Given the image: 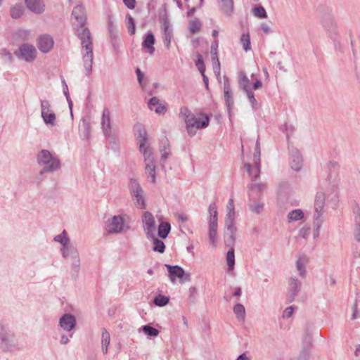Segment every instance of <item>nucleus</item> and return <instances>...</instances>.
Here are the masks:
<instances>
[{
  "label": "nucleus",
  "mask_w": 360,
  "mask_h": 360,
  "mask_svg": "<svg viewBox=\"0 0 360 360\" xmlns=\"http://www.w3.org/2000/svg\"><path fill=\"white\" fill-rule=\"evenodd\" d=\"M303 217H304V213L300 209L294 210L290 212L288 214V219L290 222L292 221L300 220L303 218Z\"/></svg>",
  "instance_id": "c9c22d12"
},
{
  "label": "nucleus",
  "mask_w": 360,
  "mask_h": 360,
  "mask_svg": "<svg viewBox=\"0 0 360 360\" xmlns=\"http://www.w3.org/2000/svg\"><path fill=\"white\" fill-rule=\"evenodd\" d=\"M290 166L295 171H300L302 166V158L300 152L295 149L291 152Z\"/></svg>",
  "instance_id": "6ab92c4d"
},
{
  "label": "nucleus",
  "mask_w": 360,
  "mask_h": 360,
  "mask_svg": "<svg viewBox=\"0 0 360 360\" xmlns=\"http://www.w3.org/2000/svg\"><path fill=\"white\" fill-rule=\"evenodd\" d=\"M136 73L137 75V79L140 84V86L143 88L146 86V84L143 82V74L141 72V70L139 68H136Z\"/></svg>",
  "instance_id": "4d7b16f0"
},
{
  "label": "nucleus",
  "mask_w": 360,
  "mask_h": 360,
  "mask_svg": "<svg viewBox=\"0 0 360 360\" xmlns=\"http://www.w3.org/2000/svg\"><path fill=\"white\" fill-rule=\"evenodd\" d=\"M234 244L230 247L229 250L226 254V263L229 267V270H233L235 265V254H234Z\"/></svg>",
  "instance_id": "c756f323"
},
{
  "label": "nucleus",
  "mask_w": 360,
  "mask_h": 360,
  "mask_svg": "<svg viewBox=\"0 0 360 360\" xmlns=\"http://www.w3.org/2000/svg\"><path fill=\"white\" fill-rule=\"evenodd\" d=\"M59 323L65 330L70 331L75 326L76 320L74 316L66 314L60 319Z\"/></svg>",
  "instance_id": "f3484780"
},
{
  "label": "nucleus",
  "mask_w": 360,
  "mask_h": 360,
  "mask_svg": "<svg viewBox=\"0 0 360 360\" xmlns=\"http://www.w3.org/2000/svg\"><path fill=\"white\" fill-rule=\"evenodd\" d=\"M171 230L170 224L168 222H161L158 229V236L162 239L167 237Z\"/></svg>",
  "instance_id": "bb28decb"
},
{
  "label": "nucleus",
  "mask_w": 360,
  "mask_h": 360,
  "mask_svg": "<svg viewBox=\"0 0 360 360\" xmlns=\"http://www.w3.org/2000/svg\"><path fill=\"white\" fill-rule=\"evenodd\" d=\"M240 42L245 51L251 49L250 39L249 33H243L240 37Z\"/></svg>",
  "instance_id": "79ce46f5"
},
{
  "label": "nucleus",
  "mask_w": 360,
  "mask_h": 360,
  "mask_svg": "<svg viewBox=\"0 0 360 360\" xmlns=\"http://www.w3.org/2000/svg\"><path fill=\"white\" fill-rule=\"evenodd\" d=\"M260 155H261V149H260V143L259 140H257L256 146L255 148V153L253 155L254 161H257V163L258 164V162H260Z\"/></svg>",
  "instance_id": "864d4df0"
},
{
  "label": "nucleus",
  "mask_w": 360,
  "mask_h": 360,
  "mask_svg": "<svg viewBox=\"0 0 360 360\" xmlns=\"http://www.w3.org/2000/svg\"><path fill=\"white\" fill-rule=\"evenodd\" d=\"M155 44V37L152 33H149L146 35L145 39L142 43L143 48L147 49L150 54H153L155 51L153 46Z\"/></svg>",
  "instance_id": "393cba45"
},
{
  "label": "nucleus",
  "mask_w": 360,
  "mask_h": 360,
  "mask_svg": "<svg viewBox=\"0 0 360 360\" xmlns=\"http://www.w3.org/2000/svg\"><path fill=\"white\" fill-rule=\"evenodd\" d=\"M129 188L131 195L143 191L139 181L135 179H131L129 181Z\"/></svg>",
  "instance_id": "473e14b6"
},
{
  "label": "nucleus",
  "mask_w": 360,
  "mask_h": 360,
  "mask_svg": "<svg viewBox=\"0 0 360 360\" xmlns=\"http://www.w3.org/2000/svg\"><path fill=\"white\" fill-rule=\"evenodd\" d=\"M354 236L356 241L360 242V208L359 206H356L354 208Z\"/></svg>",
  "instance_id": "412c9836"
},
{
  "label": "nucleus",
  "mask_w": 360,
  "mask_h": 360,
  "mask_svg": "<svg viewBox=\"0 0 360 360\" xmlns=\"http://www.w3.org/2000/svg\"><path fill=\"white\" fill-rule=\"evenodd\" d=\"M134 134L138 140L139 145V151L143 156L145 164V172L150 178V182L155 183L156 181L155 175V160L153 148L147 145V132L142 124L137 123L134 125Z\"/></svg>",
  "instance_id": "f03ea898"
},
{
  "label": "nucleus",
  "mask_w": 360,
  "mask_h": 360,
  "mask_svg": "<svg viewBox=\"0 0 360 360\" xmlns=\"http://www.w3.org/2000/svg\"><path fill=\"white\" fill-rule=\"evenodd\" d=\"M172 39V33L168 31V25H165L164 43L167 49H169Z\"/></svg>",
  "instance_id": "09e8293b"
},
{
  "label": "nucleus",
  "mask_w": 360,
  "mask_h": 360,
  "mask_svg": "<svg viewBox=\"0 0 360 360\" xmlns=\"http://www.w3.org/2000/svg\"><path fill=\"white\" fill-rule=\"evenodd\" d=\"M302 283L295 277H291L289 281V290L287 294L288 302L294 301L295 297L301 288Z\"/></svg>",
  "instance_id": "9b49d317"
},
{
  "label": "nucleus",
  "mask_w": 360,
  "mask_h": 360,
  "mask_svg": "<svg viewBox=\"0 0 360 360\" xmlns=\"http://www.w3.org/2000/svg\"><path fill=\"white\" fill-rule=\"evenodd\" d=\"M101 128L103 134L105 136H110L111 135V119L110 112L108 108H104L101 116Z\"/></svg>",
  "instance_id": "4468645a"
},
{
  "label": "nucleus",
  "mask_w": 360,
  "mask_h": 360,
  "mask_svg": "<svg viewBox=\"0 0 360 360\" xmlns=\"http://www.w3.org/2000/svg\"><path fill=\"white\" fill-rule=\"evenodd\" d=\"M124 5L129 9H133L135 7V0H123Z\"/></svg>",
  "instance_id": "0e129e2a"
},
{
  "label": "nucleus",
  "mask_w": 360,
  "mask_h": 360,
  "mask_svg": "<svg viewBox=\"0 0 360 360\" xmlns=\"http://www.w3.org/2000/svg\"><path fill=\"white\" fill-rule=\"evenodd\" d=\"M54 240L56 241V242L60 243L63 246H65L68 243V240H69L68 237H67L66 231L64 230L62 232V233L55 236Z\"/></svg>",
  "instance_id": "de8ad7c7"
},
{
  "label": "nucleus",
  "mask_w": 360,
  "mask_h": 360,
  "mask_svg": "<svg viewBox=\"0 0 360 360\" xmlns=\"http://www.w3.org/2000/svg\"><path fill=\"white\" fill-rule=\"evenodd\" d=\"M37 163L42 167L40 174L45 172H53L60 167V160L53 155L49 150L43 149L37 155Z\"/></svg>",
  "instance_id": "7ed1b4c3"
},
{
  "label": "nucleus",
  "mask_w": 360,
  "mask_h": 360,
  "mask_svg": "<svg viewBox=\"0 0 360 360\" xmlns=\"http://www.w3.org/2000/svg\"><path fill=\"white\" fill-rule=\"evenodd\" d=\"M124 229V219L120 215L113 216L108 220L105 226V230L108 233H120Z\"/></svg>",
  "instance_id": "6e6552de"
},
{
  "label": "nucleus",
  "mask_w": 360,
  "mask_h": 360,
  "mask_svg": "<svg viewBox=\"0 0 360 360\" xmlns=\"http://www.w3.org/2000/svg\"><path fill=\"white\" fill-rule=\"evenodd\" d=\"M325 201H326V193L322 191L317 192L316 196H315V200H314V209H315V214H314V218L318 220L321 215L323 214L324 212V205H325Z\"/></svg>",
  "instance_id": "9d476101"
},
{
  "label": "nucleus",
  "mask_w": 360,
  "mask_h": 360,
  "mask_svg": "<svg viewBox=\"0 0 360 360\" xmlns=\"http://www.w3.org/2000/svg\"><path fill=\"white\" fill-rule=\"evenodd\" d=\"M218 43L217 41H214L212 44L211 46V53L214 55H217V52Z\"/></svg>",
  "instance_id": "338daca9"
},
{
  "label": "nucleus",
  "mask_w": 360,
  "mask_h": 360,
  "mask_svg": "<svg viewBox=\"0 0 360 360\" xmlns=\"http://www.w3.org/2000/svg\"><path fill=\"white\" fill-rule=\"evenodd\" d=\"M226 209L227 211H235L234 202L232 198L229 199L226 206Z\"/></svg>",
  "instance_id": "69168bd1"
},
{
  "label": "nucleus",
  "mask_w": 360,
  "mask_h": 360,
  "mask_svg": "<svg viewBox=\"0 0 360 360\" xmlns=\"http://www.w3.org/2000/svg\"><path fill=\"white\" fill-rule=\"evenodd\" d=\"M41 115L46 125H56V115L51 109V105L47 100H41Z\"/></svg>",
  "instance_id": "0eeeda50"
},
{
  "label": "nucleus",
  "mask_w": 360,
  "mask_h": 360,
  "mask_svg": "<svg viewBox=\"0 0 360 360\" xmlns=\"http://www.w3.org/2000/svg\"><path fill=\"white\" fill-rule=\"evenodd\" d=\"M27 8L34 13H41L44 11L45 5L42 0H25Z\"/></svg>",
  "instance_id": "a211bd4d"
},
{
  "label": "nucleus",
  "mask_w": 360,
  "mask_h": 360,
  "mask_svg": "<svg viewBox=\"0 0 360 360\" xmlns=\"http://www.w3.org/2000/svg\"><path fill=\"white\" fill-rule=\"evenodd\" d=\"M244 167L248 174L250 175V177L252 178V180H257L260 174V162H258L257 164V161H254L253 166H252L249 163H245L244 165Z\"/></svg>",
  "instance_id": "aec40b11"
},
{
  "label": "nucleus",
  "mask_w": 360,
  "mask_h": 360,
  "mask_svg": "<svg viewBox=\"0 0 360 360\" xmlns=\"http://www.w3.org/2000/svg\"><path fill=\"white\" fill-rule=\"evenodd\" d=\"M142 331L150 337H156L159 335V330L150 326L145 325L141 328Z\"/></svg>",
  "instance_id": "a19ab883"
},
{
  "label": "nucleus",
  "mask_w": 360,
  "mask_h": 360,
  "mask_svg": "<svg viewBox=\"0 0 360 360\" xmlns=\"http://www.w3.org/2000/svg\"><path fill=\"white\" fill-rule=\"evenodd\" d=\"M208 211H209V219H208V221L209 222L210 221H213L214 222H217L218 221V218H217V206L215 205V203H211L209 206V209H208Z\"/></svg>",
  "instance_id": "e433bc0d"
},
{
  "label": "nucleus",
  "mask_w": 360,
  "mask_h": 360,
  "mask_svg": "<svg viewBox=\"0 0 360 360\" xmlns=\"http://www.w3.org/2000/svg\"><path fill=\"white\" fill-rule=\"evenodd\" d=\"M305 264L306 260L304 257H300L296 261L297 270L298 271L300 276L303 278L306 276Z\"/></svg>",
  "instance_id": "f704fd0d"
},
{
  "label": "nucleus",
  "mask_w": 360,
  "mask_h": 360,
  "mask_svg": "<svg viewBox=\"0 0 360 360\" xmlns=\"http://www.w3.org/2000/svg\"><path fill=\"white\" fill-rule=\"evenodd\" d=\"M326 27L330 32L329 36L333 40H337L338 38V33H337V29L333 21H330L328 25H326Z\"/></svg>",
  "instance_id": "58836bf2"
},
{
  "label": "nucleus",
  "mask_w": 360,
  "mask_h": 360,
  "mask_svg": "<svg viewBox=\"0 0 360 360\" xmlns=\"http://www.w3.org/2000/svg\"><path fill=\"white\" fill-rule=\"evenodd\" d=\"M224 94L226 104L229 110H230L231 106L233 104V98L232 96L231 89L230 86V83L228 79L225 80L224 83Z\"/></svg>",
  "instance_id": "4be33fe9"
},
{
  "label": "nucleus",
  "mask_w": 360,
  "mask_h": 360,
  "mask_svg": "<svg viewBox=\"0 0 360 360\" xmlns=\"http://www.w3.org/2000/svg\"><path fill=\"white\" fill-rule=\"evenodd\" d=\"M110 342V333L105 328H102L101 333V349L104 354L108 353V347Z\"/></svg>",
  "instance_id": "a878e982"
},
{
  "label": "nucleus",
  "mask_w": 360,
  "mask_h": 360,
  "mask_svg": "<svg viewBox=\"0 0 360 360\" xmlns=\"http://www.w3.org/2000/svg\"><path fill=\"white\" fill-rule=\"evenodd\" d=\"M72 17L76 20L77 24L75 25V29L78 38L81 41L82 54L84 66L89 76L92 70L94 60L93 44L89 30L84 27L86 18L82 6H77L73 8Z\"/></svg>",
  "instance_id": "f257e3e1"
},
{
  "label": "nucleus",
  "mask_w": 360,
  "mask_h": 360,
  "mask_svg": "<svg viewBox=\"0 0 360 360\" xmlns=\"http://www.w3.org/2000/svg\"><path fill=\"white\" fill-rule=\"evenodd\" d=\"M0 339L3 347L7 350H10L16 346L14 336L9 335L6 331L4 326H0Z\"/></svg>",
  "instance_id": "f8f14e48"
},
{
  "label": "nucleus",
  "mask_w": 360,
  "mask_h": 360,
  "mask_svg": "<svg viewBox=\"0 0 360 360\" xmlns=\"http://www.w3.org/2000/svg\"><path fill=\"white\" fill-rule=\"evenodd\" d=\"M177 217L181 222H186L188 219V217L184 214H177Z\"/></svg>",
  "instance_id": "774afa93"
},
{
  "label": "nucleus",
  "mask_w": 360,
  "mask_h": 360,
  "mask_svg": "<svg viewBox=\"0 0 360 360\" xmlns=\"http://www.w3.org/2000/svg\"><path fill=\"white\" fill-rule=\"evenodd\" d=\"M142 223L146 234L148 236L153 237L155 232V220L153 214L148 211H145L142 216Z\"/></svg>",
  "instance_id": "1a4fd4ad"
},
{
  "label": "nucleus",
  "mask_w": 360,
  "mask_h": 360,
  "mask_svg": "<svg viewBox=\"0 0 360 360\" xmlns=\"http://www.w3.org/2000/svg\"><path fill=\"white\" fill-rule=\"evenodd\" d=\"M153 250L160 253H163L165 249V243L160 239H153Z\"/></svg>",
  "instance_id": "c03bdc74"
},
{
  "label": "nucleus",
  "mask_w": 360,
  "mask_h": 360,
  "mask_svg": "<svg viewBox=\"0 0 360 360\" xmlns=\"http://www.w3.org/2000/svg\"><path fill=\"white\" fill-rule=\"evenodd\" d=\"M53 44V38L50 35L44 34L39 37L37 46L42 53H46L52 49Z\"/></svg>",
  "instance_id": "ddd939ff"
},
{
  "label": "nucleus",
  "mask_w": 360,
  "mask_h": 360,
  "mask_svg": "<svg viewBox=\"0 0 360 360\" xmlns=\"http://www.w3.org/2000/svg\"><path fill=\"white\" fill-rule=\"evenodd\" d=\"M265 185L264 184H251L248 186L250 191L249 196L252 197L253 193L259 194V197L261 195L262 190L264 188Z\"/></svg>",
  "instance_id": "72a5a7b5"
},
{
  "label": "nucleus",
  "mask_w": 360,
  "mask_h": 360,
  "mask_svg": "<svg viewBox=\"0 0 360 360\" xmlns=\"http://www.w3.org/2000/svg\"><path fill=\"white\" fill-rule=\"evenodd\" d=\"M155 305L159 307H164L169 302V298L165 295H158L153 300Z\"/></svg>",
  "instance_id": "37998d69"
},
{
  "label": "nucleus",
  "mask_w": 360,
  "mask_h": 360,
  "mask_svg": "<svg viewBox=\"0 0 360 360\" xmlns=\"http://www.w3.org/2000/svg\"><path fill=\"white\" fill-rule=\"evenodd\" d=\"M248 207L252 212L255 214H260L264 210V204L263 202L252 201L250 198L248 203Z\"/></svg>",
  "instance_id": "7c9ffc66"
},
{
  "label": "nucleus",
  "mask_w": 360,
  "mask_h": 360,
  "mask_svg": "<svg viewBox=\"0 0 360 360\" xmlns=\"http://www.w3.org/2000/svg\"><path fill=\"white\" fill-rule=\"evenodd\" d=\"M126 25L129 34L131 35L134 34L136 32L135 22L134 20L129 14L126 16Z\"/></svg>",
  "instance_id": "4c0bfd02"
},
{
  "label": "nucleus",
  "mask_w": 360,
  "mask_h": 360,
  "mask_svg": "<svg viewBox=\"0 0 360 360\" xmlns=\"http://www.w3.org/2000/svg\"><path fill=\"white\" fill-rule=\"evenodd\" d=\"M252 13L255 16H257L260 18H265L267 17L266 10L262 6L255 7L253 9Z\"/></svg>",
  "instance_id": "49530a36"
},
{
  "label": "nucleus",
  "mask_w": 360,
  "mask_h": 360,
  "mask_svg": "<svg viewBox=\"0 0 360 360\" xmlns=\"http://www.w3.org/2000/svg\"><path fill=\"white\" fill-rule=\"evenodd\" d=\"M246 95H247V97L248 98L251 105H252V108H255L256 105H257V100L255 99V96H254V94L253 92L251 91V89H249L248 91H245Z\"/></svg>",
  "instance_id": "5fc2aeb1"
},
{
  "label": "nucleus",
  "mask_w": 360,
  "mask_h": 360,
  "mask_svg": "<svg viewBox=\"0 0 360 360\" xmlns=\"http://www.w3.org/2000/svg\"><path fill=\"white\" fill-rule=\"evenodd\" d=\"M15 55L20 60L32 63L37 56V51L32 44L24 43L15 51Z\"/></svg>",
  "instance_id": "39448f33"
},
{
  "label": "nucleus",
  "mask_w": 360,
  "mask_h": 360,
  "mask_svg": "<svg viewBox=\"0 0 360 360\" xmlns=\"http://www.w3.org/2000/svg\"><path fill=\"white\" fill-rule=\"evenodd\" d=\"M1 55L3 58H4L8 62H11L13 60V56H12L11 53L6 49H2L1 51Z\"/></svg>",
  "instance_id": "13d9d810"
},
{
  "label": "nucleus",
  "mask_w": 360,
  "mask_h": 360,
  "mask_svg": "<svg viewBox=\"0 0 360 360\" xmlns=\"http://www.w3.org/2000/svg\"><path fill=\"white\" fill-rule=\"evenodd\" d=\"M294 308L292 307H287L283 314V318H290L293 313Z\"/></svg>",
  "instance_id": "bf43d9fd"
},
{
  "label": "nucleus",
  "mask_w": 360,
  "mask_h": 360,
  "mask_svg": "<svg viewBox=\"0 0 360 360\" xmlns=\"http://www.w3.org/2000/svg\"><path fill=\"white\" fill-rule=\"evenodd\" d=\"M233 311L239 321H243L245 317V309L243 304H236L233 307Z\"/></svg>",
  "instance_id": "2f4dec72"
},
{
  "label": "nucleus",
  "mask_w": 360,
  "mask_h": 360,
  "mask_svg": "<svg viewBox=\"0 0 360 360\" xmlns=\"http://www.w3.org/2000/svg\"><path fill=\"white\" fill-rule=\"evenodd\" d=\"M217 226V222H214V221L209 222V238L213 246H216V236Z\"/></svg>",
  "instance_id": "cd10ccee"
},
{
  "label": "nucleus",
  "mask_w": 360,
  "mask_h": 360,
  "mask_svg": "<svg viewBox=\"0 0 360 360\" xmlns=\"http://www.w3.org/2000/svg\"><path fill=\"white\" fill-rule=\"evenodd\" d=\"M310 233V226H304L299 231V236L303 238H306Z\"/></svg>",
  "instance_id": "6e6d98bb"
},
{
  "label": "nucleus",
  "mask_w": 360,
  "mask_h": 360,
  "mask_svg": "<svg viewBox=\"0 0 360 360\" xmlns=\"http://www.w3.org/2000/svg\"><path fill=\"white\" fill-rule=\"evenodd\" d=\"M24 12V8L22 5H15L11 9V15L13 18H19Z\"/></svg>",
  "instance_id": "ea45409f"
},
{
  "label": "nucleus",
  "mask_w": 360,
  "mask_h": 360,
  "mask_svg": "<svg viewBox=\"0 0 360 360\" xmlns=\"http://www.w3.org/2000/svg\"><path fill=\"white\" fill-rule=\"evenodd\" d=\"M131 196L132 198V200L134 201L135 206L138 209H141V210L146 209V199L144 197V191H142V192H140L138 193H134V195H131Z\"/></svg>",
  "instance_id": "b1692460"
},
{
  "label": "nucleus",
  "mask_w": 360,
  "mask_h": 360,
  "mask_svg": "<svg viewBox=\"0 0 360 360\" xmlns=\"http://www.w3.org/2000/svg\"><path fill=\"white\" fill-rule=\"evenodd\" d=\"M195 65L201 75H203L205 71V65L204 64L202 57L200 54L198 55V59L195 62Z\"/></svg>",
  "instance_id": "8fccbe9b"
},
{
  "label": "nucleus",
  "mask_w": 360,
  "mask_h": 360,
  "mask_svg": "<svg viewBox=\"0 0 360 360\" xmlns=\"http://www.w3.org/2000/svg\"><path fill=\"white\" fill-rule=\"evenodd\" d=\"M159 102L160 100L157 97H152L148 102V107L152 110V107L158 105Z\"/></svg>",
  "instance_id": "680f3d73"
},
{
  "label": "nucleus",
  "mask_w": 360,
  "mask_h": 360,
  "mask_svg": "<svg viewBox=\"0 0 360 360\" xmlns=\"http://www.w3.org/2000/svg\"><path fill=\"white\" fill-rule=\"evenodd\" d=\"M161 153V158L166 159L170 155V146L167 141L164 143V145L161 146L160 149Z\"/></svg>",
  "instance_id": "a18cd8bd"
},
{
  "label": "nucleus",
  "mask_w": 360,
  "mask_h": 360,
  "mask_svg": "<svg viewBox=\"0 0 360 360\" xmlns=\"http://www.w3.org/2000/svg\"><path fill=\"white\" fill-rule=\"evenodd\" d=\"M357 307H358V304H357V302L356 301L353 306H352V317L351 319L352 320H354L356 319H357V314H358V309H357Z\"/></svg>",
  "instance_id": "e2e57ef3"
},
{
  "label": "nucleus",
  "mask_w": 360,
  "mask_h": 360,
  "mask_svg": "<svg viewBox=\"0 0 360 360\" xmlns=\"http://www.w3.org/2000/svg\"><path fill=\"white\" fill-rule=\"evenodd\" d=\"M180 115L184 119V122H186V120L190 119V117L193 116L194 115L191 112V110L186 108L183 107L180 109Z\"/></svg>",
  "instance_id": "603ef678"
},
{
  "label": "nucleus",
  "mask_w": 360,
  "mask_h": 360,
  "mask_svg": "<svg viewBox=\"0 0 360 360\" xmlns=\"http://www.w3.org/2000/svg\"><path fill=\"white\" fill-rule=\"evenodd\" d=\"M209 122L210 119L207 115H205L202 121H200L195 115L190 117V119L186 122V127L188 134L190 136H194L198 129L206 128L209 125Z\"/></svg>",
  "instance_id": "423d86ee"
},
{
  "label": "nucleus",
  "mask_w": 360,
  "mask_h": 360,
  "mask_svg": "<svg viewBox=\"0 0 360 360\" xmlns=\"http://www.w3.org/2000/svg\"><path fill=\"white\" fill-rule=\"evenodd\" d=\"M235 211H227L225 219L226 231L224 233V243L226 246H231L236 242L237 228L234 224Z\"/></svg>",
  "instance_id": "20e7f679"
},
{
  "label": "nucleus",
  "mask_w": 360,
  "mask_h": 360,
  "mask_svg": "<svg viewBox=\"0 0 360 360\" xmlns=\"http://www.w3.org/2000/svg\"><path fill=\"white\" fill-rule=\"evenodd\" d=\"M61 251L64 257H71L74 259L73 265L76 269H78L80 264V261L77 250L75 248L65 245L61 249Z\"/></svg>",
  "instance_id": "2eb2a0df"
},
{
  "label": "nucleus",
  "mask_w": 360,
  "mask_h": 360,
  "mask_svg": "<svg viewBox=\"0 0 360 360\" xmlns=\"http://www.w3.org/2000/svg\"><path fill=\"white\" fill-rule=\"evenodd\" d=\"M169 274V277L172 283L175 282V278H183L185 275V271L181 266L176 265L172 266L169 264H165Z\"/></svg>",
  "instance_id": "dca6fc26"
},
{
  "label": "nucleus",
  "mask_w": 360,
  "mask_h": 360,
  "mask_svg": "<svg viewBox=\"0 0 360 360\" xmlns=\"http://www.w3.org/2000/svg\"><path fill=\"white\" fill-rule=\"evenodd\" d=\"M219 7L221 11L224 13L225 15H231L234 9L233 0H219Z\"/></svg>",
  "instance_id": "5701e85b"
},
{
  "label": "nucleus",
  "mask_w": 360,
  "mask_h": 360,
  "mask_svg": "<svg viewBox=\"0 0 360 360\" xmlns=\"http://www.w3.org/2000/svg\"><path fill=\"white\" fill-rule=\"evenodd\" d=\"M200 27H201V24H200V21H198V20H192L190 22L189 30H190L191 32L193 34L198 32L200 30Z\"/></svg>",
  "instance_id": "3c124183"
},
{
  "label": "nucleus",
  "mask_w": 360,
  "mask_h": 360,
  "mask_svg": "<svg viewBox=\"0 0 360 360\" xmlns=\"http://www.w3.org/2000/svg\"><path fill=\"white\" fill-rule=\"evenodd\" d=\"M156 106L157 107L155 109V112L158 114H165L167 111V108L164 105L158 104Z\"/></svg>",
  "instance_id": "052dcab7"
},
{
  "label": "nucleus",
  "mask_w": 360,
  "mask_h": 360,
  "mask_svg": "<svg viewBox=\"0 0 360 360\" xmlns=\"http://www.w3.org/2000/svg\"><path fill=\"white\" fill-rule=\"evenodd\" d=\"M238 84L243 91L250 89V79L243 72H240Z\"/></svg>",
  "instance_id": "c85d7f7f"
}]
</instances>
